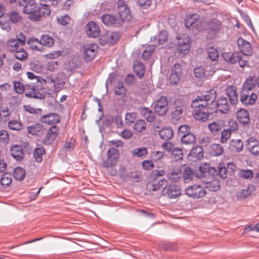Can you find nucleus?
Returning <instances> with one entry per match:
<instances>
[{
  "instance_id": "f257e3e1",
  "label": "nucleus",
  "mask_w": 259,
  "mask_h": 259,
  "mask_svg": "<svg viewBox=\"0 0 259 259\" xmlns=\"http://www.w3.org/2000/svg\"><path fill=\"white\" fill-rule=\"evenodd\" d=\"M20 6H23V12L28 15V18L32 21H39L46 16L47 10L43 8L39 2L38 6L34 0H18Z\"/></svg>"
},
{
  "instance_id": "f03ea898",
  "label": "nucleus",
  "mask_w": 259,
  "mask_h": 259,
  "mask_svg": "<svg viewBox=\"0 0 259 259\" xmlns=\"http://www.w3.org/2000/svg\"><path fill=\"white\" fill-rule=\"evenodd\" d=\"M216 98L217 92L214 90L212 89L206 92L205 94L198 96L192 101L191 106L194 108L215 110Z\"/></svg>"
},
{
  "instance_id": "7ed1b4c3",
  "label": "nucleus",
  "mask_w": 259,
  "mask_h": 259,
  "mask_svg": "<svg viewBox=\"0 0 259 259\" xmlns=\"http://www.w3.org/2000/svg\"><path fill=\"white\" fill-rule=\"evenodd\" d=\"M185 193L190 197L200 198L206 194V191L204 188L198 185L188 187L185 189Z\"/></svg>"
},
{
  "instance_id": "20e7f679",
  "label": "nucleus",
  "mask_w": 259,
  "mask_h": 259,
  "mask_svg": "<svg viewBox=\"0 0 259 259\" xmlns=\"http://www.w3.org/2000/svg\"><path fill=\"white\" fill-rule=\"evenodd\" d=\"M102 22L108 26L120 27L123 24L121 18L110 14H105L101 17Z\"/></svg>"
},
{
  "instance_id": "39448f33",
  "label": "nucleus",
  "mask_w": 259,
  "mask_h": 259,
  "mask_svg": "<svg viewBox=\"0 0 259 259\" xmlns=\"http://www.w3.org/2000/svg\"><path fill=\"white\" fill-rule=\"evenodd\" d=\"M167 181L166 179H160L157 178H153L149 181L147 185V189L150 192H155L161 190L164 186H166Z\"/></svg>"
},
{
  "instance_id": "423d86ee",
  "label": "nucleus",
  "mask_w": 259,
  "mask_h": 259,
  "mask_svg": "<svg viewBox=\"0 0 259 259\" xmlns=\"http://www.w3.org/2000/svg\"><path fill=\"white\" fill-rule=\"evenodd\" d=\"M117 5L119 14L118 17L122 19L123 22L124 20H129L131 18V12L125 2L123 0H118Z\"/></svg>"
},
{
  "instance_id": "0eeeda50",
  "label": "nucleus",
  "mask_w": 259,
  "mask_h": 259,
  "mask_svg": "<svg viewBox=\"0 0 259 259\" xmlns=\"http://www.w3.org/2000/svg\"><path fill=\"white\" fill-rule=\"evenodd\" d=\"M154 110L160 115H163L167 112L169 106L166 97H161L154 105Z\"/></svg>"
},
{
  "instance_id": "6e6552de",
  "label": "nucleus",
  "mask_w": 259,
  "mask_h": 259,
  "mask_svg": "<svg viewBox=\"0 0 259 259\" xmlns=\"http://www.w3.org/2000/svg\"><path fill=\"white\" fill-rule=\"evenodd\" d=\"M162 191L163 195H166L169 198H176L181 194V191L179 186L174 184L165 186Z\"/></svg>"
},
{
  "instance_id": "1a4fd4ad",
  "label": "nucleus",
  "mask_w": 259,
  "mask_h": 259,
  "mask_svg": "<svg viewBox=\"0 0 259 259\" xmlns=\"http://www.w3.org/2000/svg\"><path fill=\"white\" fill-rule=\"evenodd\" d=\"M59 128L56 125L52 126L48 130L45 139L44 144L45 145L52 144L59 135Z\"/></svg>"
},
{
  "instance_id": "9d476101",
  "label": "nucleus",
  "mask_w": 259,
  "mask_h": 259,
  "mask_svg": "<svg viewBox=\"0 0 259 259\" xmlns=\"http://www.w3.org/2000/svg\"><path fill=\"white\" fill-rule=\"evenodd\" d=\"M238 48L242 54L245 56H251L253 54V49L250 44L240 37L237 40Z\"/></svg>"
},
{
  "instance_id": "9b49d317",
  "label": "nucleus",
  "mask_w": 259,
  "mask_h": 259,
  "mask_svg": "<svg viewBox=\"0 0 259 259\" xmlns=\"http://www.w3.org/2000/svg\"><path fill=\"white\" fill-rule=\"evenodd\" d=\"M97 46L94 44L86 45L84 47L83 57L85 61H91L94 58L97 54Z\"/></svg>"
},
{
  "instance_id": "f8f14e48",
  "label": "nucleus",
  "mask_w": 259,
  "mask_h": 259,
  "mask_svg": "<svg viewBox=\"0 0 259 259\" xmlns=\"http://www.w3.org/2000/svg\"><path fill=\"white\" fill-rule=\"evenodd\" d=\"M177 38L179 39L178 42L179 52L183 55L188 54L190 51V38L188 35H184L183 40L181 38H179V37Z\"/></svg>"
},
{
  "instance_id": "ddd939ff",
  "label": "nucleus",
  "mask_w": 259,
  "mask_h": 259,
  "mask_svg": "<svg viewBox=\"0 0 259 259\" xmlns=\"http://www.w3.org/2000/svg\"><path fill=\"white\" fill-rule=\"evenodd\" d=\"M240 101L244 105H252L257 99V96L255 93H252L249 95L248 92H240Z\"/></svg>"
},
{
  "instance_id": "4468645a",
  "label": "nucleus",
  "mask_w": 259,
  "mask_h": 259,
  "mask_svg": "<svg viewBox=\"0 0 259 259\" xmlns=\"http://www.w3.org/2000/svg\"><path fill=\"white\" fill-rule=\"evenodd\" d=\"M87 35L90 37H96L100 32L99 26L93 21L89 22L86 26Z\"/></svg>"
},
{
  "instance_id": "2eb2a0df",
  "label": "nucleus",
  "mask_w": 259,
  "mask_h": 259,
  "mask_svg": "<svg viewBox=\"0 0 259 259\" xmlns=\"http://www.w3.org/2000/svg\"><path fill=\"white\" fill-rule=\"evenodd\" d=\"M215 109L217 108L220 112L226 114L229 112L230 106L226 98H220L217 100V102H215Z\"/></svg>"
},
{
  "instance_id": "dca6fc26",
  "label": "nucleus",
  "mask_w": 259,
  "mask_h": 259,
  "mask_svg": "<svg viewBox=\"0 0 259 259\" xmlns=\"http://www.w3.org/2000/svg\"><path fill=\"white\" fill-rule=\"evenodd\" d=\"M193 116L197 120L204 121L206 120L209 115L213 112L214 110H209L208 109H202L195 108Z\"/></svg>"
},
{
  "instance_id": "f3484780",
  "label": "nucleus",
  "mask_w": 259,
  "mask_h": 259,
  "mask_svg": "<svg viewBox=\"0 0 259 259\" xmlns=\"http://www.w3.org/2000/svg\"><path fill=\"white\" fill-rule=\"evenodd\" d=\"M60 120V116L56 113H50L42 116L40 121L44 123L54 124L58 123Z\"/></svg>"
},
{
  "instance_id": "a211bd4d",
  "label": "nucleus",
  "mask_w": 259,
  "mask_h": 259,
  "mask_svg": "<svg viewBox=\"0 0 259 259\" xmlns=\"http://www.w3.org/2000/svg\"><path fill=\"white\" fill-rule=\"evenodd\" d=\"M226 94L232 105H236L238 101L236 88L234 85L227 87L226 90Z\"/></svg>"
},
{
  "instance_id": "6ab92c4d",
  "label": "nucleus",
  "mask_w": 259,
  "mask_h": 259,
  "mask_svg": "<svg viewBox=\"0 0 259 259\" xmlns=\"http://www.w3.org/2000/svg\"><path fill=\"white\" fill-rule=\"evenodd\" d=\"M247 148L251 154L259 156V142L254 138H250L247 141Z\"/></svg>"
},
{
  "instance_id": "aec40b11",
  "label": "nucleus",
  "mask_w": 259,
  "mask_h": 259,
  "mask_svg": "<svg viewBox=\"0 0 259 259\" xmlns=\"http://www.w3.org/2000/svg\"><path fill=\"white\" fill-rule=\"evenodd\" d=\"M257 83V78L256 76L247 78L243 84L242 90L241 92L246 93L250 91L255 87Z\"/></svg>"
},
{
  "instance_id": "412c9836",
  "label": "nucleus",
  "mask_w": 259,
  "mask_h": 259,
  "mask_svg": "<svg viewBox=\"0 0 259 259\" xmlns=\"http://www.w3.org/2000/svg\"><path fill=\"white\" fill-rule=\"evenodd\" d=\"M39 90L35 85H26L25 86V95L27 97L33 98H41L42 94L38 92Z\"/></svg>"
},
{
  "instance_id": "4be33fe9",
  "label": "nucleus",
  "mask_w": 259,
  "mask_h": 259,
  "mask_svg": "<svg viewBox=\"0 0 259 259\" xmlns=\"http://www.w3.org/2000/svg\"><path fill=\"white\" fill-rule=\"evenodd\" d=\"M237 62H239V65L241 67H244L247 63V61L244 59L240 53H231L230 63L234 64Z\"/></svg>"
},
{
  "instance_id": "5701e85b",
  "label": "nucleus",
  "mask_w": 259,
  "mask_h": 259,
  "mask_svg": "<svg viewBox=\"0 0 259 259\" xmlns=\"http://www.w3.org/2000/svg\"><path fill=\"white\" fill-rule=\"evenodd\" d=\"M12 156L17 160H20L23 157V150L22 147L18 145H13L11 148Z\"/></svg>"
},
{
  "instance_id": "b1692460",
  "label": "nucleus",
  "mask_w": 259,
  "mask_h": 259,
  "mask_svg": "<svg viewBox=\"0 0 259 259\" xmlns=\"http://www.w3.org/2000/svg\"><path fill=\"white\" fill-rule=\"evenodd\" d=\"M236 115L237 119L240 123L246 124L249 122V115L246 110L240 109L237 112Z\"/></svg>"
},
{
  "instance_id": "393cba45",
  "label": "nucleus",
  "mask_w": 259,
  "mask_h": 259,
  "mask_svg": "<svg viewBox=\"0 0 259 259\" xmlns=\"http://www.w3.org/2000/svg\"><path fill=\"white\" fill-rule=\"evenodd\" d=\"M40 4L42 8L46 9L48 11V14L46 16H48L51 14V7H56L61 0H40Z\"/></svg>"
},
{
  "instance_id": "a878e982",
  "label": "nucleus",
  "mask_w": 259,
  "mask_h": 259,
  "mask_svg": "<svg viewBox=\"0 0 259 259\" xmlns=\"http://www.w3.org/2000/svg\"><path fill=\"white\" fill-rule=\"evenodd\" d=\"M27 77L30 79H36L37 82L36 83V87L38 90H42L44 85L46 84V80L41 77L36 76L33 73L31 72H27Z\"/></svg>"
},
{
  "instance_id": "bb28decb",
  "label": "nucleus",
  "mask_w": 259,
  "mask_h": 259,
  "mask_svg": "<svg viewBox=\"0 0 259 259\" xmlns=\"http://www.w3.org/2000/svg\"><path fill=\"white\" fill-rule=\"evenodd\" d=\"M140 111L141 114L148 122H152L154 121L155 118L154 113L148 108L142 107L140 109Z\"/></svg>"
},
{
  "instance_id": "cd10ccee",
  "label": "nucleus",
  "mask_w": 259,
  "mask_h": 259,
  "mask_svg": "<svg viewBox=\"0 0 259 259\" xmlns=\"http://www.w3.org/2000/svg\"><path fill=\"white\" fill-rule=\"evenodd\" d=\"M119 36V34L118 32H111L107 34L104 37V40H106V43L113 45L118 40Z\"/></svg>"
},
{
  "instance_id": "c85d7f7f",
  "label": "nucleus",
  "mask_w": 259,
  "mask_h": 259,
  "mask_svg": "<svg viewBox=\"0 0 259 259\" xmlns=\"http://www.w3.org/2000/svg\"><path fill=\"white\" fill-rule=\"evenodd\" d=\"M200 19V16L197 14L188 15L185 19V26L187 28L192 27Z\"/></svg>"
},
{
  "instance_id": "c756f323",
  "label": "nucleus",
  "mask_w": 259,
  "mask_h": 259,
  "mask_svg": "<svg viewBox=\"0 0 259 259\" xmlns=\"http://www.w3.org/2000/svg\"><path fill=\"white\" fill-rule=\"evenodd\" d=\"M181 141L185 145H192L196 141V138L194 134L191 133H188L185 135H182Z\"/></svg>"
},
{
  "instance_id": "7c9ffc66",
  "label": "nucleus",
  "mask_w": 259,
  "mask_h": 259,
  "mask_svg": "<svg viewBox=\"0 0 259 259\" xmlns=\"http://www.w3.org/2000/svg\"><path fill=\"white\" fill-rule=\"evenodd\" d=\"M20 46L19 40L12 38L8 41L6 48L10 52H15V51L19 49Z\"/></svg>"
},
{
  "instance_id": "2f4dec72",
  "label": "nucleus",
  "mask_w": 259,
  "mask_h": 259,
  "mask_svg": "<svg viewBox=\"0 0 259 259\" xmlns=\"http://www.w3.org/2000/svg\"><path fill=\"white\" fill-rule=\"evenodd\" d=\"M134 69L136 74L140 78L142 77L145 73L144 65L138 61L134 63Z\"/></svg>"
},
{
  "instance_id": "473e14b6",
  "label": "nucleus",
  "mask_w": 259,
  "mask_h": 259,
  "mask_svg": "<svg viewBox=\"0 0 259 259\" xmlns=\"http://www.w3.org/2000/svg\"><path fill=\"white\" fill-rule=\"evenodd\" d=\"M188 157H193L200 159L203 156V149L201 146H196L193 148L188 155Z\"/></svg>"
},
{
  "instance_id": "72a5a7b5",
  "label": "nucleus",
  "mask_w": 259,
  "mask_h": 259,
  "mask_svg": "<svg viewBox=\"0 0 259 259\" xmlns=\"http://www.w3.org/2000/svg\"><path fill=\"white\" fill-rule=\"evenodd\" d=\"M173 135V131L170 127L163 128L159 132V136L160 138L165 141L168 140L172 138Z\"/></svg>"
},
{
  "instance_id": "f704fd0d",
  "label": "nucleus",
  "mask_w": 259,
  "mask_h": 259,
  "mask_svg": "<svg viewBox=\"0 0 259 259\" xmlns=\"http://www.w3.org/2000/svg\"><path fill=\"white\" fill-rule=\"evenodd\" d=\"M254 190L253 185H249L246 189L241 190L238 192L237 197L238 199H243L250 195L251 191Z\"/></svg>"
},
{
  "instance_id": "c9c22d12",
  "label": "nucleus",
  "mask_w": 259,
  "mask_h": 259,
  "mask_svg": "<svg viewBox=\"0 0 259 259\" xmlns=\"http://www.w3.org/2000/svg\"><path fill=\"white\" fill-rule=\"evenodd\" d=\"M222 121H213L208 125V128L211 134L215 135L221 129Z\"/></svg>"
},
{
  "instance_id": "e433bc0d",
  "label": "nucleus",
  "mask_w": 259,
  "mask_h": 259,
  "mask_svg": "<svg viewBox=\"0 0 259 259\" xmlns=\"http://www.w3.org/2000/svg\"><path fill=\"white\" fill-rule=\"evenodd\" d=\"M185 108V107L184 106H177L175 110L171 113V118L175 120L180 119L182 117Z\"/></svg>"
},
{
  "instance_id": "4c0bfd02",
  "label": "nucleus",
  "mask_w": 259,
  "mask_h": 259,
  "mask_svg": "<svg viewBox=\"0 0 259 259\" xmlns=\"http://www.w3.org/2000/svg\"><path fill=\"white\" fill-rule=\"evenodd\" d=\"M195 173L194 171L189 167H187L183 172V179L185 183L190 182L194 177Z\"/></svg>"
},
{
  "instance_id": "58836bf2",
  "label": "nucleus",
  "mask_w": 259,
  "mask_h": 259,
  "mask_svg": "<svg viewBox=\"0 0 259 259\" xmlns=\"http://www.w3.org/2000/svg\"><path fill=\"white\" fill-rule=\"evenodd\" d=\"M28 44L29 47L34 50L41 51V43L37 39L31 37L28 39Z\"/></svg>"
},
{
  "instance_id": "ea45409f",
  "label": "nucleus",
  "mask_w": 259,
  "mask_h": 259,
  "mask_svg": "<svg viewBox=\"0 0 259 259\" xmlns=\"http://www.w3.org/2000/svg\"><path fill=\"white\" fill-rule=\"evenodd\" d=\"M45 153V150L42 147L36 148L33 151V156L36 161L40 162L42 160V156Z\"/></svg>"
},
{
  "instance_id": "a19ab883",
  "label": "nucleus",
  "mask_w": 259,
  "mask_h": 259,
  "mask_svg": "<svg viewBox=\"0 0 259 259\" xmlns=\"http://www.w3.org/2000/svg\"><path fill=\"white\" fill-rule=\"evenodd\" d=\"M230 145L232 147L233 150L235 152H239L242 151L243 144L240 140H232L230 142Z\"/></svg>"
},
{
  "instance_id": "79ce46f5",
  "label": "nucleus",
  "mask_w": 259,
  "mask_h": 259,
  "mask_svg": "<svg viewBox=\"0 0 259 259\" xmlns=\"http://www.w3.org/2000/svg\"><path fill=\"white\" fill-rule=\"evenodd\" d=\"M11 22L8 17L3 16L0 20V26L2 29L8 32L11 29Z\"/></svg>"
},
{
  "instance_id": "37998d69",
  "label": "nucleus",
  "mask_w": 259,
  "mask_h": 259,
  "mask_svg": "<svg viewBox=\"0 0 259 259\" xmlns=\"http://www.w3.org/2000/svg\"><path fill=\"white\" fill-rule=\"evenodd\" d=\"M170 154L171 158L176 161L181 160L183 159V153L181 148L178 147L176 146Z\"/></svg>"
},
{
  "instance_id": "c03bdc74",
  "label": "nucleus",
  "mask_w": 259,
  "mask_h": 259,
  "mask_svg": "<svg viewBox=\"0 0 259 259\" xmlns=\"http://www.w3.org/2000/svg\"><path fill=\"white\" fill-rule=\"evenodd\" d=\"M14 177L17 180H23L25 177L24 169L20 167L15 168L14 170Z\"/></svg>"
},
{
  "instance_id": "a18cd8bd",
  "label": "nucleus",
  "mask_w": 259,
  "mask_h": 259,
  "mask_svg": "<svg viewBox=\"0 0 259 259\" xmlns=\"http://www.w3.org/2000/svg\"><path fill=\"white\" fill-rule=\"evenodd\" d=\"M155 50V46L154 45H149L145 49L142 57L145 60L149 59L151 56L153 54Z\"/></svg>"
},
{
  "instance_id": "49530a36",
  "label": "nucleus",
  "mask_w": 259,
  "mask_h": 259,
  "mask_svg": "<svg viewBox=\"0 0 259 259\" xmlns=\"http://www.w3.org/2000/svg\"><path fill=\"white\" fill-rule=\"evenodd\" d=\"M40 41L41 45H44L48 47H51L53 46V45L54 44L53 38L48 35H43L41 36Z\"/></svg>"
},
{
  "instance_id": "de8ad7c7",
  "label": "nucleus",
  "mask_w": 259,
  "mask_h": 259,
  "mask_svg": "<svg viewBox=\"0 0 259 259\" xmlns=\"http://www.w3.org/2000/svg\"><path fill=\"white\" fill-rule=\"evenodd\" d=\"M0 182L3 186H7L12 183V175L9 172L4 173L0 180Z\"/></svg>"
},
{
  "instance_id": "09e8293b",
  "label": "nucleus",
  "mask_w": 259,
  "mask_h": 259,
  "mask_svg": "<svg viewBox=\"0 0 259 259\" xmlns=\"http://www.w3.org/2000/svg\"><path fill=\"white\" fill-rule=\"evenodd\" d=\"M10 21L14 23L19 22L21 21V17L20 14L16 11H13L9 13V16Z\"/></svg>"
},
{
  "instance_id": "8fccbe9b",
  "label": "nucleus",
  "mask_w": 259,
  "mask_h": 259,
  "mask_svg": "<svg viewBox=\"0 0 259 259\" xmlns=\"http://www.w3.org/2000/svg\"><path fill=\"white\" fill-rule=\"evenodd\" d=\"M165 156V152L160 151H153L150 153V157L153 161H157Z\"/></svg>"
},
{
  "instance_id": "3c124183",
  "label": "nucleus",
  "mask_w": 259,
  "mask_h": 259,
  "mask_svg": "<svg viewBox=\"0 0 259 259\" xmlns=\"http://www.w3.org/2000/svg\"><path fill=\"white\" fill-rule=\"evenodd\" d=\"M146 127V124L144 120L140 119L137 121L134 126V129L138 133L142 132L145 130Z\"/></svg>"
},
{
  "instance_id": "603ef678",
  "label": "nucleus",
  "mask_w": 259,
  "mask_h": 259,
  "mask_svg": "<svg viewBox=\"0 0 259 259\" xmlns=\"http://www.w3.org/2000/svg\"><path fill=\"white\" fill-rule=\"evenodd\" d=\"M147 154V149L146 147H141L135 149L132 151V154L134 156L142 157Z\"/></svg>"
},
{
  "instance_id": "864d4df0",
  "label": "nucleus",
  "mask_w": 259,
  "mask_h": 259,
  "mask_svg": "<svg viewBox=\"0 0 259 259\" xmlns=\"http://www.w3.org/2000/svg\"><path fill=\"white\" fill-rule=\"evenodd\" d=\"M208 57L211 61H217L219 58V52L218 50L213 47L207 49Z\"/></svg>"
},
{
  "instance_id": "5fc2aeb1",
  "label": "nucleus",
  "mask_w": 259,
  "mask_h": 259,
  "mask_svg": "<svg viewBox=\"0 0 259 259\" xmlns=\"http://www.w3.org/2000/svg\"><path fill=\"white\" fill-rule=\"evenodd\" d=\"M107 160L103 164L104 167L112 166L116 163L118 160V156L107 155Z\"/></svg>"
},
{
  "instance_id": "6e6d98bb",
  "label": "nucleus",
  "mask_w": 259,
  "mask_h": 259,
  "mask_svg": "<svg viewBox=\"0 0 259 259\" xmlns=\"http://www.w3.org/2000/svg\"><path fill=\"white\" fill-rule=\"evenodd\" d=\"M194 73L197 78H202L206 77L205 69L204 66H199L195 68Z\"/></svg>"
},
{
  "instance_id": "4d7b16f0",
  "label": "nucleus",
  "mask_w": 259,
  "mask_h": 259,
  "mask_svg": "<svg viewBox=\"0 0 259 259\" xmlns=\"http://www.w3.org/2000/svg\"><path fill=\"white\" fill-rule=\"evenodd\" d=\"M15 56L17 59L22 61L27 58V54L22 48H20L15 51Z\"/></svg>"
},
{
  "instance_id": "13d9d810",
  "label": "nucleus",
  "mask_w": 259,
  "mask_h": 259,
  "mask_svg": "<svg viewBox=\"0 0 259 259\" xmlns=\"http://www.w3.org/2000/svg\"><path fill=\"white\" fill-rule=\"evenodd\" d=\"M253 176L252 170L249 169H242L239 172V176L245 179H250Z\"/></svg>"
},
{
  "instance_id": "bf43d9fd",
  "label": "nucleus",
  "mask_w": 259,
  "mask_h": 259,
  "mask_svg": "<svg viewBox=\"0 0 259 259\" xmlns=\"http://www.w3.org/2000/svg\"><path fill=\"white\" fill-rule=\"evenodd\" d=\"M114 93L118 96H122L125 94V90L122 82H118L116 87L114 88Z\"/></svg>"
},
{
  "instance_id": "052dcab7",
  "label": "nucleus",
  "mask_w": 259,
  "mask_h": 259,
  "mask_svg": "<svg viewBox=\"0 0 259 259\" xmlns=\"http://www.w3.org/2000/svg\"><path fill=\"white\" fill-rule=\"evenodd\" d=\"M13 85L14 90L17 93L22 94L25 92V87L21 82L14 81Z\"/></svg>"
},
{
  "instance_id": "680f3d73",
  "label": "nucleus",
  "mask_w": 259,
  "mask_h": 259,
  "mask_svg": "<svg viewBox=\"0 0 259 259\" xmlns=\"http://www.w3.org/2000/svg\"><path fill=\"white\" fill-rule=\"evenodd\" d=\"M8 126L11 130L19 131L21 129L22 124L19 121L14 120L9 122Z\"/></svg>"
},
{
  "instance_id": "e2e57ef3",
  "label": "nucleus",
  "mask_w": 259,
  "mask_h": 259,
  "mask_svg": "<svg viewBox=\"0 0 259 259\" xmlns=\"http://www.w3.org/2000/svg\"><path fill=\"white\" fill-rule=\"evenodd\" d=\"M213 154L215 156H220L224 151L223 148L219 144H213L211 146Z\"/></svg>"
},
{
  "instance_id": "0e129e2a",
  "label": "nucleus",
  "mask_w": 259,
  "mask_h": 259,
  "mask_svg": "<svg viewBox=\"0 0 259 259\" xmlns=\"http://www.w3.org/2000/svg\"><path fill=\"white\" fill-rule=\"evenodd\" d=\"M41 125L39 124H34L27 127V132L28 133L35 135L41 129Z\"/></svg>"
},
{
  "instance_id": "69168bd1",
  "label": "nucleus",
  "mask_w": 259,
  "mask_h": 259,
  "mask_svg": "<svg viewBox=\"0 0 259 259\" xmlns=\"http://www.w3.org/2000/svg\"><path fill=\"white\" fill-rule=\"evenodd\" d=\"M9 135L5 130L0 131V143L7 144L9 141Z\"/></svg>"
},
{
  "instance_id": "338daca9",
  "label": "nucleus",
  "mask_w": 259,
  "mask_h": 259,
  "mask_svg": "<svg viewBox=\"0 0 259 259\" xmlns=\"http://www.w3.org/2000/svg\"><path fill=\"white\" fill-rule=\"evenodd\" d=\"M231 132L228 130H224L221 133V141L222 143H226L227 140L230 138Z\"/></svg>"
},
{
  "instance_id": "774afa93",
  "label": "nucleus",
  "mask_w": 259,
  "mask_h": 259,
  "mask_svg": "<svg viewBox=\"0 0 259 259\" xmlns=\"http://www.w3.org/2000/svg\"><path fill=\"white\" fill-rule=\"evenodd\" d=\"M168 178L174 182H177L179 181L181 177L180 171L177 170V172H171L167 175Z\"/></svg>"
}]
</instances>
